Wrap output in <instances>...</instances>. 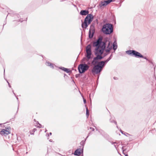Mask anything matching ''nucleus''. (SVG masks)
I'll list each match as a JSON object with an SVG mask.
<instances>
[{"instance_id":"f257e3e1","label":"nucleus","mask_w":156,"mask_h":156,"mask_svg":"<svg viewBox=\"0 0 156 156\" xmlns=\"http://www.w3.org/2000/svg\"><path fill=\"white\" fill-rule=\"evenodd\" d=\"M93 46L95 47L94 54L98 60L102 59L104 56H102L101 55L103 53L105 48V43L102 42L101 38H100L93 42Z\"/></svg>"},{"instance_id":"f03ea898","label":"nucleus","mask_w":156,"mask_h":156,"mask_svg":"<svg viewBox=\"0 0 156 156\" xmlns=\"http://www.w3.org/2000/svg\"><path fill=\"white\" fill-rule=\"evenodd\" d=\"M89 11L88 10H82L80 14L82 16L87 15L84 19L83 22L81 20V27L83 29H86L88 26L90 24L94 19V16L91 14H89Z\"/></svg>"},{"instance_id":"7ed1b4c3","label":"nucleus","mask_w":156,"mask_h":156,"mask_svg":"<svg viewBox=\"0 0 156 156\" xmlns=\"http://www.w3.org/2000/svg\"><path fill=\"white\" fill-rule=\"evenodd\" d=\"M102 32L106 35H110L113 32V25L110 23L104 24L101 29Z\"/></svg>"},{"instance_id":"20e7f679","label":"nucleus","mask_w":156,"mask_h":156,"mask_svg":"<svg viewBox=\"0 0 156 156\" xmlns=\"http://www.w3.org/2000/svg\"><path fill=\"white\" fill-rule=\"evenodd\" d=\"M127 54L137 58H141L148 60L146 57L144 56L139 52L133 50H129L126 51Z\"/></svg>"},{"instance_id":"39448f33","label":"nucleus","mask_w":156,"mask_h":156,"mask_svg":"<svg viewBox=\"0 0 156 156\" xmlns=\"http://www.w3.org/2000/svg\"><path fill=\"white\" fill-rule=\"evenodd\" d=\"M100 38H101L102 42L105 43V48L104 51L106 52H109L112 49V46L111 45L112 43L107 37L105 38L103 41H102V38L101 37H100L98 39Z\"/></svg>"},{"instance_id":"423d86ee","label":"nucleus","mask_w":156,"mask_h":156,"mask_svg":"<svg viewBox=\"0 0 156 156\" xmlns=\"http://www.w3.org/2000/svg\"><path fill=\"white\" fill-rule=\"evenodd\" d=\"M89 68V66L86 63L81 64L79 65L78 69L79 73L82 74L85 72Z\"/></svg>"},{"instance_id":"0eeeda50","label":"nucleus","mask_w":156,"mask_h":156,"mask_svg":"<svg viewBox=\"0 0 156 156\" xmlns=\"http://www.w3.org/2000/svg\"><path fill=\"white\" fill-rule=\"evenodd\" d=\"M102 71V69H101L98 64L94 65L91 71L93 74H100Z\"/></svg>"},{"instance_id":"6e6552de","label":"nucleus","mask_w":156,"mask_h":156,"mask_svg":"<svg viewBox=\"0 0 156 156\" xmlns=\"http://www.w3.org/2000/svg\"><path fill=\"white\" fill-rule=\"evenodd\" d=\"M86 51L87 53V57L88 59H91L92 57H91L92 54L91 50V45L90 44H88L86 47Z\"/></svg>"},{"instance_id":"1a4fd4ad","label":"nucleus","mask_w":156,"mask_h":156,"mask_svg":"<svg viewBox=\"0 0 156 156\" xmlns=\"http://www.w3.org/2000/svg\"><path fill=\"white\" fill-rule=\"evenodd\" d=\"M112 2V0H102L99 3V6L101 8L102 6L105 7Z\"/></svg>"},{"instance_id":"9d476101","label":"nucleus","mask_w":156,"mask_h":156,"mask_svg":"<svg viewBox=\"0 0 156 156\" xmlns=\"http://www.w3.org/2000/svg\"><path fill=\"white\" fill-rule=\"evenodd\" d=\"M83 148H79L76 150L74 153L72 154L77 156H80V155H81L82 156H83Z\"/></svg>"},{"instance_id":"9b49d317","label":"nucleus","mask_w":156,"mask_h":156,"mask_svg":"<svg viewBox=\"0 0 156 156\" xmlns=\"http://www.w3.org/2000/svg\"><path fill=\"white\" fill-rule=\"evenodd\" d=\"M9 15H10L12 16H15V18L16 19H17V18L19 19L20 17V16L19 14L16 13L14 11H11L10 13H8V14L6 17V19L7 16Z\"/></svg>"},{"instance_id":"f8f14e48","label":"nucleus","mask_w":156,"mask_h":156,"mask_svg":"<svg viewBox=\"0 0 156 156\" xmlns=\"http://www.w3.org/2000/svg\"><path fill=\"white\" fill-rule=\"evenodd\" d=\"M10 133V131L5 129H2L0 132V134L2 136H6L9 134Z\"/></svg>"},{"instance_id":"ddd939ff","label":"nucleus","mask_w":156,"mask_h":156,"mask_svg":"<svg viewBox=\"0 0 156 156\" xmlns=\"http://www.w3.org/2000/svg\"><path fill=\"white\" fill-rule=\"evenodd\" d=\"M95 32V30H89L88 32V37L90 39L93 38L94 37V34Z\"/></svg>"},{"instance_id":"4468645a","label":"nucleus","mask_w":156,"mask_h":156,"mask_svg":"<svg viewBox=\"0 0 156 156\" xmlns=\"http://www.w3.org/2000/svg\"><path fill=\"white\" fill-rule=\"evenodd\" d=\"M58 68L67 73H69L72 72V71L70 70L69 69V68H66L62 66L59 67H58Z\"/></svg>"},{"instance_id":"2eb2a0df","label":"nucleus","mask_w":156,"mask_h":156,"mask_svg":"<svg viewBox=\"0 0 156 156\" xmlns=\"http://www.w3.org/2000/svg\"><path fill=\"white\" fill-rule=\"evenodd\" d=\"M98 60L97 58V57H94L91 62L92 65L93 66H94L96 64H98Z\"/></svg>"},{"instance_id":"dca6fc26","label":"nucleus","mask_w":156,"mask_h":156,"mask_svg":"<svg viewBox=\"0 0 156 156\" xmlns=\"http://www.w3.org/2000/svg\"><path fill=\"white\" fill-rule=\"evenodd\" d=\"M112 46V48L114 50V52H115V51L118 48V45L116 41V40H115L114 41Z\"/></svg>"},{"instance_id":"f3484780","label":"nucleus","mask_w":156,"mask_h":156,"mask_svg":"<svg viewBox=\"0 0 156 156\" xmlns=\"http://www.w3.org/2000/svg\"><path fill=\"white\" fill-rule=\"evenodd\" d=\"M98 65L99 66L101 69L102 70L103 67L106 65L104 61H101V62L98 63Z\"/></svg>"},{"instance_id":"a211bd4d","label":"nucleus","mask_w":156,"mask_h":156,"mask_svg":"<svg viewBox=\"0 0 156 156\" xmlns=\"http://www.w3.org/2000/svg\"><path fill=\"white\" fill-rule=\"evenodd\" d=\"M45 64L47 66H49L51 68H54V64L48 61H46Z\"/></svg>"},{"instance_id":"6ab92c4d","label":"nucleus","mask_w":156,"mask_h":156,"mask_svg":"<svg viewBox=\"0 0 156 156\" xmlns=\"http://www.w3.org/2000/svg\"><path fill=\"white\" fill-rule=\"evenodd\" d=\"M115 118L114 117L111 116V118L109 119L110 122L111 123H114L115 125H117V122L115 121Z\"/></svg>"},{"instance_id":"aec40b11","label":"nucleus","mask_w":156,"mask_h":156,"mask_svg":"<svg viewBox=\"0 0 156 156\" xmlns=\"http://www.w3.org/2000/svg\"><path fill=\"white\" fill-rule=\"evenodd\" d=\"M89 30H95V23H92L90 26V28Z\"/></svg>"},{"instance_id":"412c9836","label":"nucleus","mask_w":156,"mask_h":156,"mask_svg":"<svg viewBox=\"0 0 156 156\" xmlns=\"http://www.w3.org/2000/svg\"><path fill=\"white\" fill-rule=\"evenodd\" d=\"M125 146H122V151L123 154L125 155V156H128V154H126V153H124V152L125 151H126V149H124Z\"/></svg>"},{"instance_id":"4be33fe9","label":"nucleus","mask_w":156,"mask_h":156,"mask_svg":"<svg viewBox=\"0 0 156 156\" xmlns=\"http://www.w3.org/2000/svg\"><path fill=\"white\" fill-rule=\"evenodd\" d=\"M85 106L86 107V116L87 118H88L89 115V112L88 108L86 107V105H85Z\"/></svg>"},{"instance_id":"5701e85b","label":"nucleus","mask_w":156,"mask_h":156,"mask_svg":"<svg viewBox=\"0 0 156 156\" xmlns=\"http://www.w3.org/2000/svg\"><path fill=\"white\" fill-rule=\"evenodd\" d=\"M51 0H42V3L44 4L48 3Z\"/></svg>"},{"instance_id":"b1692460","label":"nucleus","mask_w":156,"mask_h":156,"mask_svg":"<svg viewBox=\"0 0 156 156\" xmlns=\"http://www.w3.org/2000/svg\"><path fill=\"white\" fill-rule=\"evenodd\" d=\"M85 143V141H83V140H82L80 142V144L82 146V148H83V149Z\"/></svg>"},{"instance_id":"393cba45","label":"nucleus","mask_w":156,"mask_h":156,"mask_svg":"<svg viewBox=\"0 0 156 156\" xmlns=\"http://www.w3.org/2000/svg\"><path fill=\"white\" fill-rule=\"evenodd\" d=\"M16 136H17V137H16L17 140L18 141V142L20 141L21 140V139L20 137V136H17V135H16Z\"/></svg>"},{"instance_id":"a878e982","label":"nucleus","mask_w":156,"mask_h":156,"mask_svg":"<svg viewBox=\"0 0 156 156\" xmlns=\"http://www.w3.org/2000/svg\"><path fill=\"white\" fill-rule=\"evenodd\" d=\"M23 21V20L22 19H18V20L16 19V20H14V21H18V22H22Z\"/></svg>"},{"instance_id":"bb28decb","label":"nucleus","mask_w":156,"mask_h":156,"mask_svg":"<svg viewBox=\"0 0 156 156\" xmlns=\"http://www.w3.org/2000/svg\"><path fill=\"white\" fill-rule=\"evenodd\" d=\"M110 60L109 59L107 58L106 60L105 61H104L105 63V64L106 65V63Z\"/></svg>"},{"instance_id":"cd10ccee","label":"nucleus","mask_w":156,"mask_h":156,"mask_svg":"<svg viewBox=\"0 0 156 156\" xmlns=\"http://www.w3.org/2000/svg\"><path fill=\"white\" fill-rule=\"evenodd\" d=\"M10 129V126H7L5 127V129H6L7 130H9V129Z\"/></svg>"},{"instance_id":"c85d7f7f","label":"nucleus","mask_w":156,"mask_h":156,"mask_svg":"<svg viewBox=\"0 0 156 156\" xmlns=\"http://www.w3.org/2000/svg\"><path fill=\"white\" fill-rule=\"evenodd\" d=\"M113 56V55L112 54L110 56H109V57L108 58V59H109L110 60L112 58Z\"/></svg>"},{"instance_id":"c756f323","label":"nucleus","mask_w":156,"mask_h":156,"mask_svg":"<svg viewBox=\"0 0 156 156\" xmlns=\"http://www.w3.org/2000/svg\"><path fill=\"white\" fill-rule=\"evenodd\" d=\"M80 76V74H76L75 75V77L76 78H77Z\"/></svg>"},{"instance_id":"7c9ffc66","label":"nucleus","mask_w":156,"mask_h":156,"mask_svg":"<svg viewBox=\"0 0 156 156\" xmlns=\"http://www.w3.org/2000/svg\"><path fill=\"white\" fill-rule=\"evenodd\" d=\"M37 122L38 124L39 125V128H41L42 127V126L41 124L39 123L37 121Z\"/></svg>"},{"instance_id":"2f4dec72","label":"nucleus","mask_w":156,"mask_h":156,"mask_svg":"<svg viewBox=\"0 0 156 156\" xmlns=\"http://www.w3.org/2000/svg\"><path fill=\"white\" fill-rule=\"evenodd\" d=\"M83 101L84 103L85 104H86L87 103V101H86V100L84 98H83Z\"/></svg>"},{"instance_id":"473e14b6","label":"nucleus","mask_w":156,"mask_h":156,"mask_svg":"<svg viewBox=\"0 0 156 156\" xmlns=\"http://www.w3.org/2000/svg\"><path fill=\"white\" fill-rule=\"evenodd\" d=\"M6 81H7V83H8V85L9 87L11 88V86L10 85V83L8 82V80H6Z\"/></svg>"},{"instance_id":"72a5a7b5","label":"nucleus","mask_w":156,"mask_h":156,"mask_svg":"<svg viewBox=\"0 0 156 156\" xmlns=\"http://www.w3.org/2000/svg\"><path fill=\"white\" fill-rule=\"evenodd\" d=\"M94 22H96L97 24H98V19H96L95 20Z\"/></svg>"},{"instance_id":"f704fd0d","label":"nucleus","mask_w":156,"mask_h":156,"mask_svg":"<svg viewBox=\"0 0 156 156\" xmlns=\"http://www.w3.org/2000/svg\"><path fill=\"white\" fill-rule=\"evenodd\" d=\"M90 129H92V131H94V128H92V127H90Z\"/></svg>"},{"instance_id":"c9c22d12","label":"nucleus","mask_w":156,"mask_h":156,"mask_svg":"<svg viewBox=\"0 0 156 156\" xmlns=\"http://www.w3.org/2000/svg\"><path fill=\"white\" fill-rule=\"evenodd\" d=\"M110 142L112 144H116V143L115 142Z\"/></svg>"},{"instance_id":"e433bc0d","label":"nucleus","mask_w":156,"mask_h":156,"mask_svg":"<svg viewBox=\"0 0 156 156\" xmlns=\"http://www.w3.org/2000/svg\"><path fill=\"white\" fill-rule=\"evenodd\" d=\"M6 21H5L4 22V23H3V27H4V25H5L6 24Z\"/></svg>"},{"instance_id":"4c0bfd02","label":"nucleus","mask_w":156,"mask_h":156,"mask_svg":"<svg viewBox=\"0 0 156 156\" xmlns=\"http://www.w3.org/2000/svg\"><path fill=\"white\" fill-rule=\"evenodd\" d=\"M12 92L13 93V94H14V95L15 96V97H16V94L14 93V91L13 90H12Z\"/></svg>"},{"instance_id":"58836bf2","label":"nucleus","mask_w":156,"mask_h":156,"mask_svg":"<svg viewBox=\"0 0 156 156\" xmlns=\"http://www.w3.org/2000/svg\"><path fill=\"white\" fill-rule=\"evenodd\" d=\"M46 136H47V137H49V134L48 133H47L46 134Z\"/></svg>"},{"instance_id":"ea45409f","label":"nucleus","mask_w":156,"mask_h":156,"mask_svg":"<svg viewBox=\"0 0 156 156\" xmlns=\"http://www.w3.org/2000/svg\"><path fill=\"white\" fill-rule=\"evenodd\" d=\"M120 131L122 134H123L124 131L121 130H120Z\"/></svg>"},{"instance_id":"a19ab883","label":"nucleus","mask_w":156,"mask_h":156,"mask_svg":"<svg viewBox=\"0 0 156 156\" xmlns=\"http://www.w3.org/2000/svg\"><path fill=\"white\" fill-rule=\"evenodd\" d=\"M66 76L68 77V76L66 74H64V77H65Z\"/></svg>"},{"instance_id":"79ce46f5","label":"nucleus","mask_w":156,"mask_h":156,"mask_svg":"<svg viewBox=\"0 0 156 156\" xmlns=\"http://www.w3.org/2000/svg\"><path fill=\"white\" fill-rule=\"evenodd\" d=\"M113 78L115 79V80H116L117 79V78L116 77H114Z\"/></svg>"},{"instance_id":"37998d69","label":"nucleus","mask_w":156,"mask_h":156,"mask_svg":"<svg viewBox=\"0 0 156 156\" xmlns=\"http://www.w3.org/2000/svg\"><path fill=\"white\" fill-rule=\"evenodd\" d=\"M49 141L50 142H52V140H51V139H50L49 140Z\"/></svg>"},{"instance_id":"c03bdc74","label":"nucleus","mask_w":156,"mask_h":156,"mask_svg":"<svg viewBox=\"0 0 156 156\" xmlns=\"http://www.w3.org/2000/svg\"><path fill=\"white\" fill-rule=\"evenodd\" d=\"M49 134V135H52V133L51 132H50Z\"/></svg>"},{"instance_id":"a18cd8bd","label":"nucleus","mask_w":156,"mask_h":156,"mask_svg":"<svg viewBox=\"0 0 156 156\" xmlns=\"http://www.w3.org/2000/svg\"><path fill=\"white\" fill-rule=\"evenodd\" d=\"M114 146L115 147V148L116 149H117V147H116V145H114Z\"/></svg>"},{"instance_id":"49530a36","label":"nucleus","mask_w":156,"mask_h":156,"mask_svg":"<svg viewBox=\"0 0 156 156\" xmlns=\"http://www.w3.org/2000/svg\"><path fill=\"white\" fill-rule=\"evenodd\" d=\"M16 99L18 101V98L16 96Z\"/></svg>"},{"instance_id":"de8ad7c7","label":"nucleus","mask_w":156,"mask_h":156,"mask_svg":"<svg viewBox=\"0 0 156 156\" xmlns=\"http://www.w3.org/2000/svg\"><path fill=\"white\" fill-rule=\"evenodd\" d=\"M87 139L86 138L84 140H83V141H85V142L86 140H87Z\"/></svg>"},{"instance_id":"09e8293b","label":"nucleus","mask_w":156,"mask_h":156,"mask_svg":"<svg viewBox=\"0 0 156 156\" xmlns=\"http://www.w3.org/2000/svg\"><path fill=\"white\" fill-rule=\"evenodd\" d=\"M89 135H88L87 136L86 138L87 139L88 138V137H89Z\"/></svg>"},{"instance_id":"8fccbe9b","label":"nucleus","mask_w":156,"mask_h":156,"mask_svg":"<svg viewBox=\"0 0 156 156\" xmlns=\"http://www.w3.org/2000/svg\"><path fill=\"white\" fill-rule=\"evenodd\" d=\"M87 64L88 65H90V62H88L87 63Z\"/></svg>"},{"instance_id":"3c124183","label":"nucleus","mask_w":156,"mask_h":156,"mask_svg":"<svg viewBox=\"0 0 156 156\" xmlns=\"http://www.w3.org/2000/svg\"><path fill=\"white\" fill-rule=\"evenodd\" d=\"M90 132L88 134V135H89V136L90 135Z\"/></svg>"},{"instance_id":"603ef678","label":"nucleus","mask_w":156,"mask_h":156,"mask_svg":"<svg viewBox=\"0 0 156 156\" xmlns=\"http://www.w3.org/2000/svg\"><path fill=\"white\" fill-rule=\"evenodd\" d=\"M34 122H37V121H36V120H35V119H34Z\"/></svg>"},{"instance_id":"864d4df0","label":"nucleus","mask_w":156,"mask_h":156,"mask_svg":"<svg viewBox=\"0 0 156 156\" xmlns=\"http://www.w3.org/2000/svg\"><path fill=\"white\" fill-rule=\"evenodd\" d=\"M47 131V130L46 129L45 130V133Z\"/></svg>"},{"instance_id":"5fc2aeb1","label":"nucleus","mask_w":156,"mask_h":156,"mask_svg":"<svg viewBox=\"0 0 156 156\" xmlns=\"http://www.w3.org/2000/svg\"><path fill=\"white\" fill-rule=\"evenodd\" d=\"M18 109H19V107H18V108H17V112H16V113H17V112H18Z\"/></svg>"},{"instance_id":"6e6d98bb","label":"nucleus","mask_w":156,"mask_h":156,"mask_svg":"<svg viewBox=\"0 0 156 156\" xmlns=\"http://www.w3.org/2000/svg\"><path fill=\"white\" fill-rule=\"evenodd\" d=\"M107 55V54H105L104 56V57H105V56Z\"/></svg>"},{"instance_id":"4d7b16f0","label":"nucleus","mask_w":156,"mask_h":156,"mask_svg":"<svg viewBox=\"0 0 156 156\" xmlns=\"http://www.w3.org/2000/svg\"><path fill=\"white\" fill-rule=\"evenodd\" d=\"M73 82L74 83H75V82L73 80H72Z\"/></svg>"},{"instance_id":"13d9d810","label":"nucleus","mask_w":156,"mask_h":156,"mask_svg":"<svg viewBox=\"0 0 156 156\" xmlns=\"http://www.w3.org/2000/svg\"><path fill=\"white\" fill-rule=\"evenodd\" d=\"M112 2L115 1V0H112Z\"/></svg>"},{"instance_id":"bf43d9fd","label":"nucleus","mask_w":156,"mask_h":156,"mask_svg":"<svg viewBox=\"0 0 156 156\" xmlns=\"http://www.w3.org/2000/svg\"><path fill=\"white\" fill-rule=\"evenodd\" d=\"M34 131H35V130H36V129H34Z\"/></svg>"},{"instance_id":"052dcab7","label":"nucleus","mask_w":156,"mask_h":156,"mask_svg":"<svg viewBox=\"0 0 156 156\" xmlns=\"http://www.w3.org/2000/svg\"><path fill=\"white\" fill-rule=\"evenodd\" d=\"M59 154L60 155H61L62 156H65V155H62L61 154Z\"/></svg>"},{"instance_id":"680f3d73","label":"nucleus","mask_w":156,"mask_h":156,"mask_svg":"<svg viewBox=\"0 0 156 156\" xmlns=\"http://www.w3.org/2000/svg\"><path fill=\"white\" fill-rule=\"evenodd\" d=\"M2 124H0V126H1L2 125Z\"/></svg>"},{"instance_id":"e2e57ef3","label":"nucleus","mask_w":156,"mask_h":156,"mask_svg":"<svg viewBox=\"0 0 156 156\" xmlns=\"http://www.w3.org/2000/svg\"><path fill=\"white\" fill-rule=\"evenodd\" d=\"M5 69H4V73H5Z\"/></svg>"},{"instance_id":"0e129e2a","label":"nucleus","mask_w":156,"mask_h":156,"mask_svg":"<svg viewBox=\"0 0 156 156\" xmlns=\"http://www.w3.org/2000/svg\"><path fill=\"white\" fill-rule=\"evenodd\" d=\"M27 20V18H26V21Z\"/></svg>"},{"instance_id":"69168bd1","label":"nucleus","mask_w":156,"mask_h":156,"mask_svg":"<svg viewBox=\"0 0 156 156\" xmlns=\"http://www.w3.org/2000/svg\"><path fill=\"white\" fill-rule=\"evenodd\" d=\"M90 100H91V99H90ZM90 102H91V100H90Z\"/></svg>"},{"instance_id":"338daca9","label":"nucleus","mask_w":156,"mask_h":156,"mask_svg":"<svg viewBox=\"0 0 156 156\" xmlns=\"http://www.w3.org/2000/svg\"><path fill=\"white\" fill-rule=\"evenodd\" d=\"M90 95H89V97H90Z\"/></svg>"},{"instance_id":"774afa93","label":"nucleus","mask_w":156,"mask_h":156,"mask_svg":"<svg viewBox=\"0 0 156 156\" xmlns=\"http://www.w3.org/2000/svg\"><path fill=\"white\" fill-rule=\"evenodd\" d=\"M117 127L118 128V127L117 126Z\"/></svg>"}]
</instances>
